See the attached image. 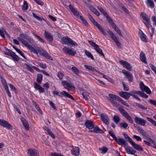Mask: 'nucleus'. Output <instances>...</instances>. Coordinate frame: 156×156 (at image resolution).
Returning a JSON list of instances; mask_svg holds the SVG:
<instances>
[{
    "label": "nucleus",
    "instance_id": "nucleus-1",
    "mask_svg": "<svg viewBox=\"0 0 156 156\" xmlns=\"http://www.w3.org/2000/svg\"><path fill=\"white\" fill-rule=\"evenodd\" d=\"M123 135L125 138L126 140L128 139L127 140L131 144L135 149L139 151H143V149L139 145L135 143L127 134L125 133H123Z\"/></svg>",
    "mask_w": 156,
    "mask_h": 156
},
{
    "label": "nucleus",
    "instance_id": "nucleus-2",
    "mask_svg": "<svg viewBox=\"0 0 156 156\" xmlns=\"http://www.w3.org/2000/svg\"><path fill=\"white\" fill-rule=\"evenodd\" d=\"M87 16L90 20L92 22L94 25L97 27L98 29L102 33L103 35H107L106 32L104 31L102 27L97 22L94 20L92 16L89 14H87Z\"/></svg>",
    "mask_w": 156,
    "mask_h": 156
},
{
    "label": "nucleus",
    "instance_id": "nucleus-3",
    "mask_svg": "<svg viewBox=\"0 0 156 156\" xmlns=\"http://www.w3.org/2000/svg\"><path fill=\"white\" fill-rule=\"evenodd\" d=\"M88 42L90 44L94 47V49L96 51L101 55L103 57H105L104 54L102 51V50L99 48V46L96 44L93 41L88 40Z\"/></svg>",
    "mask_w": 156,
    "mask_h": 156
},
{
    "label": "nucleus",
    "instance_id": "nucleus-4",
    "mask_svg": "<svg viewBox=\"0 0 156 156\" xmlns=\"http://www.w3.org/2000/svg\"><path fill=\"white\" fill-rule=\"evenodd\" d=\"M53 94H54L58 95L60 97H62V96H64L70 98L73 100H74V98L71 95L65 91H63L61 92L60 93V94H59V93L58 91L54 90L53 92Z\"/></svg>",
    "mask_w": 156,
    "mask_h": 156
},
{
    "label": "nucleus",
    "instance_id": "nucleus-5",
    "mask_svg": "<svg viewBox=\"0 0 156 156\" xmlns=\"http://www.w3.org/2000/svg\"><path fill=\"white\" fill-rule=\"evenodd\" d=\"M62 42L63 44L69 45L71 44L73 46H77V44L72 40L68 37H64L61 39Z\"/></svg>",
    "mask_w": 156,
    "mask_h": 156
},
{
    "label": "nucleus",
    "instance_id": "nucleus-6",
    "mask_svg": "<svg viewBox=\"0 0 156 156\" xmlns=\"http://www.w3.org/2000/svg\"><path fill=\"white\" fill-rule=\"evenodd\" d=\"M119 110L122 115L128 120L131 123H133V121L130 116L128 113L124 109L122 108H119Z\"/></svg>",
    "mask_w": 156,
    "mask_h": 156
},
{
    "label": "nucleus",
    "instance_id": "nucleus-7",
    "mask_svg": "<svg viewBox=\"0 0 156 156\" xmlns=\"http://www.w3.org/2000/svg\"><path fill=\"white\" fill-rule=\"evenodd\" d=\"M108 33L117 46L119 48H121L122 44L120 43L118 39L115 35L110 30H108Z\"/></svg>",
    "mask_w": 156,
    "mask_h": 156
},
{
    "label": "nucleus",
    "instance_id": "nucleus-8",
    "mask_svg": "<svg viewBox=\"0 0 156 156\" xmlns=\"http://www.w3.org/2000/svg\"><path fill=\"white\" fill-rule=\"evenodd\" d=\"M62 84L65 88L67 89L68 90L73 91L75 88L73 84L71 83H69L66 81H63L62 82Z\"/></svg>",
    "mask_w": 156,
    "mask_h": 156
},
{
    "label": "nucleus",
    "instance_id": "nucleus-9",
    "mask_svg": "<svg viewBox=\"0 0 156 156\" xmlns=\"http://www.w3.org/2000/svg\"><path fill=\"white\" fill-rule=\"evenodd\" d=\"M63 50L65 53L72 56H74L76 54V51H74L73 48H69L66 46L63 48Z\"/></svg>",
    "mask_w": 156,
    "mask_h": 156
},
{
    "label": "nucleus",
    "instance_id": "nucleus-10",
    "mask_svg": "<svg viewBox=\"0 0 156 156\" xmlns=\"http://www.w3.org/2000/svg\"><path fill=\"white\" fill-rule=\"evenodd\" d=\"M23 41L22 44L31 52H33L36 55L38 54V52L37 50L35 49L31 45L29 44L27 42H25Z\"/></svg>",
    "mask_w": 156,
    "mask_h": 156
},
{
    "label": "nucleus",
    "instance_id": "nucleus-11",
    "mask_svg": "<svg viewBox=\"0 0 156 156\" xmlns=\"http://www.w3.org/2000/svg\"><path fill=\"white\" fill-rule=\"evenodd\" d=\"M28 156H39V153L37 150L35 149L30 148L28 150Z\"/></svg>",
    "mask_w": 156,
    "mask_h": 156
},
{
    "label": "nucleus",
    "instance_id": "nucleus-12",
    "mask_svg": "<svg viewBox=\"0 0 156 156\" xmlns=\"http://www.w3.org/2000/svg\"><path fill=\"white\" fill-rule=\"evenodd\" d=\"M122 72L125 75V76L127 78L129 81L132 82L133 81V76L132 74L130 72H128L125 69L122 71Z\"/></svg>",
    "mask_w": 156,
    "mask_h": 156
},
{
    "label": "nucleus",
    "instance_id": "nucleus-13",
    "mask_svg": "<svg viewBox=\"0 0 156 156\" xmlns=\"http://www.w3.org/2000/svg\"><path fill=\"white\" fill-rule=\"evenodd\" d=\"M120 62L121 64L122 65L124 68H126L129 71L132 70V67L130 64L127 62L121 60L120 61Z\"/></svg>",
    "mask_w": 156,
    "mask_h": 156
},
{
    "label": "nucleus",
    "instance_id": "nucleus-14",
    "mask_svg": "<svg viewBox=\"0 0 156 156\" xmlns=\"http://www.w3.org/2000/svg\"><path fill=\"white\" fill-rule=\"evenodd\" d=\"M135 120L136 123L137 124L140 125L142 126H145L146 121L143 119L136 117L135 118Z\"/></svg>",
    "mask_w": 156,
    "mask_h": 156
},
{
    "label": "nucleus",
    "instance_id": "nucleus-15",
    "mask_svg": "<svg viewBox=\"0 0 156 156\" xmlns=\"http://www.w3.org/2000/svg\"><path fill=\"white\" fill-rule=\"evenodd\" d=\"M101 118L103 122L108 126L109 123V120L108 116L104 114H102L101 115Z\"/></svg>",
    "mask_w": 156,
    "mask_h": 156
},
{
    "label": "nucleus",
    "instance_id": "nucleus-16",
    "mask_svg": "<svg viewBox=\"0 0 156 156\" xmlns=\"http://www.w3.org/2000/svg\"><path fill=\"white\" fill-rule=\"evenodd\" d=\"M44 35L46 40L51 42H52L53 41V37L51 33L45 30Z\"/></svg>",
    "mask_w": 156,
    "mask_h": 156
},
{
    "label": "nucleus",
    "instance_id": "nucleus-17",
    "mask_svg": "<svg viewBox=\"0 0 156 156\" xmlns=\"http://www.w3.org/2000/svg\"><path fill=\"white\" fill-rule=\"evenodd\" d=\"M89 132H94L96 133H103L104 132L99 127H87Z\"/></svg>",
    "mask_w": 156,
    "mask_h": 156
},
{
    "label": "nucleus",
    "instance_id": "nucleus-18",
    "mask_svg": "<svg viewBox=\"0 0 156 156\" xmlns=\"http://www.w3.org/2000/svg\"><path fill=\"white\" fill-rule=\"evenodd\" d=\"M115 141L119 145L121 146H127L128 144L126 140L119 137L115 140Z\"/></svg>",
    "mask_w": 156,
    "mask_h": 156
},
{
    "label": "nucleus",
    "instance_id": "nucleus-19",
    "mask_svg": "<svg viewBox=\"0 0 156 156\" xmlns=\"http://www.w3.org/2000/svg\"><path fill=\"white\" fill-rule=\"evenodd\" d=\"M69 7L71 11L72 12L74 16L77 18H79L80 17V15L79 12L76 10L72 5H70L69 6Z\"/></svg>",
    "mask_w": 156,
    "mask_h": 156
},
{
    "label": "nucleus",
    "instance_id": "nucleus-20",
    "mask_svg": "<svg viewBox=\"0 0 156 156\" xmlns=\"http://www.w3.org/2000/svg\"><path fill=\"white\" fill-rule=\"evenodd\" d=\"M119 95L122 98L126 99H128L130 96V93L128 92L120 91L119 92Z\"/></svg>",
    "mask_w": 156,
    "mask_h": 156
},
{
    "label": "nucleus",
    "instance_id": "nucleus-21",
    "mask_svg": "<svg viewBox=\"0 0 156 156\" xmlns=\"http://www.w3.org/2000/svg\"><path fill=\"white\" fill-rule=\"evenodd\" d=\"M28 36L27 34L23 33H22L20 34V37H18L17 39L19 41L22 43L23 41L25 42H27L26 41L24 40L23 39L26 40Z\"/></svg>",
    "mask_w": 156,
    "mask_h": 156
},
{
    "label": "nucleus",
    "instance_id": "nucleus-22",
    "mask_svg": "<svg viewBox=\"0 0 156 156\" xmlns=\"http://www.w3.org/2000/svg\"><path fill=\"white\" fill-rule=\"evenodd\" d=\"M0 125L4 127H12V126L5 120L0 119Z\"/></svg>",
    "mask_w": 156,
    "mask_h": 156
},
{
    "label": "nucleus",
    "instance_id": "nucleus-23",
    "mask_svg": "<svg viewBox=\"0 0 156 156\" xmlns=\"http://www.w3.org/2000/svg\"><path fill=\"white\" fill-rule=\"evenodd\" d=\"M140 38L144 42H147V38L146 36L144 33L141 30H140Z\"/></svg>",
    "mask_w": 156,
    "mask_h": 156
},
{
    "label": "nucleus",
    "instance_id": "nucleus-24",
    "mask_svg": "<svg viewBox=\"0 0 156 156\" xmlns=\"http://www.w3.org/2000/svg\"><path fill=\"white\" fill-rule=\"evenodd\" d=\"M125 149L127 153L129 154L134 155L136 152V151L134 150L133 148L129 146L126 147Z\"/></svg>",
    "mask_w": 156,
    "mask_h": 156
},
{
    "label": "nucleus",
    "instance_id": "nucleus-25",
    "mask_svg": "<svg viewBox=\"0 0 156 156\" xmlns=\"http://www.w3.org/2000/svg\"><path fill=\"white\" fill-rule=\"evenodd\" d=\"M106 17L107 18L109 23L112 28L116 25L113 22L112 19L111 18L109 15Z\"/></svg>",
    "mask_w": 156,
    "mask_h": 156
},
{
    "label": "nucleus",
    "instance_id": "nucleus-26",
    "mask_svg": "<svg viewBox=\"0 0 156 156\" xmlns=\"http://www.w3.org/2000/svg\"><path fill=\"white\" fill-rule=\"evenodd\" d=\"M140 59L145 63L147 64L146 58L145 54L142 52H141L140 54Z\"/></svg>",
    "mask_w": 156,
    "mask_h": 156
},
{
    "label": "nucleus",
    "instance_id": "nucleus-27",
    "mask_svg": "<svg viewBox=\"0 0 156 156\" xmlns=\"http://www.w3.org/2000/svg\"><path fill=\"white\" fill-rule=\"evenodd\" d=\"M71 152L72 154L77 155L79 154V148L77 147H75L73 150H71Z\"/></svg>",
    "mask_w": 156,
    "mask_h": 156
},
{
    "label": "nucleus",
    "instance_id": "nucleus-28",
    "mask_svg": "<svg viewBox=\"0 0 156 156\" xmlns=\"http://www.w3.org/2000/svg\"><path fill=\"white\" fill-rule=\"evenodd\" d=\"M140 16L143 18V19L146 22H148L150 21V19L148 16L144 13H141Z\"/></svg>",
    "mask_w": 156,
    "mask_h": 156
},
{
    "label": "nucleus",
    "instance_id": "nucleus-29",
    "mask_svg": "<svg viewBox=\"0 0 156 156\" xmlns=\"http://www.w3.org/2000/svg\"><path fill=\"white\" fill-rule=\"evenodd\" d=\"M85 125L86 127H94L95 126L92 122L89 120L86 121Z\"/></svg>",
    "mask_w": 156,
    "mask_h": 156
},
{
    "label": "nucleus",
    "instance_id": "nucleus-30",
    "mask_svg": "<svg viewBox=\"0 0 156 156\" xmlns=\"http://www.w3.org/2000/svg\"><path fill=\"white\" fill-rule=\"evenodd\" d=\"M98 9L102 13L103 15L106 17L108 15V13L105 11V10L101 7L98 6L97 7Z\"/></svg>",
    "mask_w": 156,
    "mask_h": 156
},
{
    "label": "nucleus",
    "instance_id": "nucleus-31",
    "mask_svg": "<svg viewBox=\"0 0 156 156\" xmlns=\"http://www.w3.org/2000/svg\"><path fill=\"white\" fill-rule=\"evenodd\" d=\"M137 131L143 136H147V133L141 127H137Z\"/></svg>",
    "mask_w": 156,
    "mask_h": 156
},
{
    "label": "nucleus",
    "instance_id": "nucleus-32",
    "mask_svg": "<svg viewBox=\"0 0 156 156\" xmlns=\"http://www.w3.org/2000/svg\"><path fill=\"white\" fill-rule=\"evenodd\" d=\"M112 28L116 32L120 37H123L120 30L116 25H115Z\"/></svg>",
    "mask_w": 156,
    "mask_h": 156
},
{
    "label": "nucleus",
    "instance_id": "nucleus-33",
    "mask_svg": "<svg viewBox=\"0 0 156 156\" xmlns=\"http://www.w3.org/2000/svg\"><path fill=\"white\" fill-rule=\"evenodd\" d=\"M74 73L76 74L79 75L80 74V71L78 69V68L75 66H73L70 69Z\"/></svg>",
    "mask_w": 156,
    "mask_h": 156
},
{
    "label": "nucleus",
    "instance_id": "nucleus-34",
    "mask_svg": "<svg viewBox=\"0 0 156 156\" xmlns=\"http://www.w3.org/2000/svg\"><path fill=\"white\" fill-rule=\"evenodd\" d=\"M43 79V76L41 74H38L37 75V81L39 83H41Z\"/></svg>",
    "mask_w": 156,
    "mask_h": 156
},
{
    "label": "nucleus",
    "instance_id": "nucleus-35",
    "mask_svg": "<svg viewBox=\"0 0 156 156\" xmlns=\"http://www.w3.org/2000/svg\"><path fill=\"white\" fill-rule=\"evenodd\" d=\"M28 8V5L27 2L25 1H24L23 5H22V9L23 10L26 11Z\"/></svg>",
    "mask_w": 156,
    "mask_h": 156
},
{
    "label": "nucleus",
    "instance_id": "nucleus-36",
    "mask_svg": "<svg viewBox=\"0 0 156 156\" xmlns=\"http://www.w3.org/2000/svg\"><path fill=\"white\" fill-rule=\"evenodd\" d=\"M5 51H4L5 54L6 55L11 56V55L12 54V53H13V52L8 49L6 48L5 47Z\"/></svg>",
    "mask_w": 156,
    "mask_h": 156
},
{
    "label": "nucleus",
    "instance_id": "nucleus-37",
    "mask_svg": "<svg viewBox=\"0 0 156 156\" xmlns=\"http://www.w3.org/2000/svg\"><path fill=\"white\" fill-rule=\"evenodd\" d=\"M147 4L148 6L151 8H153L154 6L153 0H147Z\"/></svg>",
    "mask_w": 156,
    "mask_h": 156
},
{
    "label": "nucleus",
    "instance_id": "nucleus-38",
    "mask_svg": "<svg viewBox=\"0 0 156 156\" xmlns=\"http://www.w3.org/2000/svg\"><path fill=\"white\" fill-rule=\"evenodd\" d=\"M23 66L24 68L27 69L28 70L31 72H33L34 70L28 64L25 63L23 65Z\"/></svg>",
    "mask_w": 156,
    "mask_h": 156
},
{
    "label": "nucleus",
    "instance_id": "nucleus-39",
    "mask_svg": "<svg viewBox=\"0 0 156 156\" xmlns=\"http://www.w3.org/2000/svg\"><path fill=\"white\" fill-rule=\"evenodd\" d=\"M12 53V54L11 55V56L13 58V59L16 61H18L20 58L14 52H13Z\"/></svg>",
    "mask_w": 156,
    "mask_h": 156
},
{
    "label": "nucleus",
    "instance_id": "nucleus-40",
    "mask_svg": "<svg viewBox=\"0 0 156 156\" xmlns=\"http://www.w3.org/2000/svg\"><path fill=\"white\" fill-rule=\"evenodd\" d=\"M37 50L41 55H43L44 56L46 53L45 51H44L42 49L40 48H37Z\"/></svg>",
    "mask_w": 156,
    "mask_h": 156
},
{
    "label": "nucleus",
    "instance_id": "nucleus-41",
    "mask_svg": "<svg viewBox=\"0 0 156 156\" xmlns=\"http://www.w3.org/2000/svg\"><path fill=\"white\" fill-rule=\"evenodd\" d=\"M109 96L110 98L113 99L117 100L118 101L119 99L120 98V97H118V96L112 94H109Z\"/></svg>",
    "mask_w": 156,
    "mask_h": 156
},
{
    "label": "nucleus",
    "instance_id": "nucleus-42",
    "mask_svg": "<svg viewBox=\"0 0 156 156\" xmlns=\"http://www.w3.org/2000/svg\"><path fill=\"white\" fill-rule=\"evenodd\" d=\"M33 34L39 41L43 43H45L44 41L39 36L37 35L34 33H33Z\"/></svg>",
    "mask_w": 156,
    "mask_h": 156
},
{
    "label": "nucleus",
    "instance_id": "nucleus-43",
    "mask_svg": "<svg viewBox=\"0 0 156 156\" xmlns=\"http://www.w3.org/2000/svg\"><path fill=\"white\" fill-rule=\"evenodd\" d=\"M85 54L87 56L90 58L92 60H94V59L93 55L89 51H87L86 50H85Z\"/></svg>",
    "mask_w": 156,
    "mask_h": 156
},
{
    "label": "nucleus",
    "instance_id": "nucleus-44",
    "mask_svg": "<svg viewBox=\"0 0 156 156\" xmlns=\"http://www.w3.org/2000/svg\"><path fill=\"white\" fill-rule=\"evenodd\" d=\"M135 105L136 106L142 109L146 110L147 109V107H145L141 104L136 103Z\"/></svg>",
    "mask_w": 156,
    "mask_h": 156
},
{
    "label": "nucleus",
    "instance_id": "nucleus-45",
    "mask_svg": "<svg viewBox=\"0 0 156 156\" xmlns=\"http://www.w3.org/2000/svg\"><path fill=\"white\" fill-rule=\"evenodd\" d=\"M32 14H33V16L34 17H35V18H36L38 20L40 21H42V20H43L45 21H46V20L44 19L43 18H41L39 16L36 15L34 13H33Z\"/></svg>",
    "mask_w": 156,
    "mask_h": 156
},
{
    "label": "nucleus",
    "instance_id": "nucleus-46",
    "mask_svg": "<svg viewBox=\"0 0 156 156\" xmlns=\"http://www.w3.org/2000/svg\"><path fill=\"white\" fill-rule=\"evenodd\" d=\"M84 67L86 69L90 70L92 71H95L96 70L94 67L90 66L85 65H84Z\"/></svg>",
    "mask_w": 156,
    "mask_h": 156
},
{
    "label": "nucleus",
    "instance_id": "nucleus-47",
    "mask_svg": "<svg viewBox=\"0 0 156 156\" xmlns=\"http://www.w3.org/2000/svg\"><path fill=\"white\" fill-rule=\"evenodd\" d=\"M91 11L94 13L96 16H98L100 15L99 12L94 8L93 7L91 9Z\"/></svg>",
    "mask_w": 156,
    "mask_h": 156
},
{
    "label": "nucleus",
    "instance_id": "nucleus-48",
    "mask_svg": "<svg viewBox=\"0 0 156 156\" xmlns=\"http://www.w3.org/2000/svg\"><path fill=\"white\" fill-rule=\"evenodd\" d=\"M142 82H141L140 83V87L142 91H144V90L146 87Z\"/></svg>",
    "mask_w": 156,
    "mask_h": 156
},
{
    "label": "nucleus",
    "instance_id": "nucleus-49",
    "mask_svg": "<svg viewBox=\"0 0 156 156\" xmlns=\"http://www.w3.org/2000/svg\"><path fill=\"white\" fill-rule=\"evenodd\" d=\"M113 119L114 122L116 123H117L120 120L119 116L116 115L114 116Z\"/></svg>",
    "mask_w": 156,
    "mask_h": 156
},
{
    "label": "nucleus",
    "instance_id": "nucleus-50",
    "mask_svg": "<svg viewBox=\"0 0 156 156\" xmlns=\"http://www.w3.org/2000/svg\"><path fill=\"white\" fill-rule=\"evenodd\" d=\"M108 133L112 137V138L115 141L117 139V138L116 137L115 135L114 134L113 131L112 130H110L108 131Z\"/></svg>",
    "mask_w": 156,
    "mask_h": 156
},
{
    "label": "nucleus",
    "instance_id": "nucleus-51",
    "mask_svg": "<svg viewBox=\"0 0 156 156\" xmlns=\"http://www.w3.org/2000/svg\"><path fill=\"white\" fill-rule=\"evenodd\" d=\"M108 133L112 137V138L115 141L117 139V138L116 137L115 135L114 134L113 131L112 130H110L108 131Z\"/></svg>",
    "mask_w": 156,
    "mask_h": 156
},
{
    "label": "nucleus",
    "instance_id": "nucleus-52",
    "mask_svg": "<svg viewBox=\"0 0 156 156\" xmlns=\"http://www.w3.org/2000/svg\"><path fill=\"white\" fill-rule=\"evenodd\" d=\"M147 119L148 120L151 122L154 126L156 127V122L153 120L151 118L146 117Z\"/></svg>",
    "mask_w": 156,
    "mask_h": 156
},
{
    "label": "nucleus",
    "instance_id": "nucleus-53",
    "mask_svg": "<svg viewBox=\"0 0 156 156\" xmlns=\"http://www.w3.org/2000/svg\"><path fill=\"white\" fill-rule=\"evenodd\" d=\"M99 150L102 151V153L104 154L106 153L108 151V148L105 147H102L99 149Z\"/></svg>",
    "mask_w": 156,
    "mask_h": 156
},
{
    "label": "nucleus",
    "instance_id": "nucleus-54",
    "mask_svg": "<svg viewBox=\"0 0 156 156\" xmlns=\"http://www.w3.org/2000/svg\"><path fill=\"white\" fill-rule=\"evenodd\" d=\"M5 33L6 34H7L6 32V30L4 29H3L2 30H1L0 29V34L1 36L3 37H5Z\"/></svg>",
    "mask_w": 156,
    "mask_h": 156
},
{
    "label": "nucleus",
    "instance_id": "nucleus-55",
    "mask_svg": "<svg viewBox=\"0 0 156 156\" xmlns=\"http://www.w3.org/2000/svg\"><path fill=\"white\" fill-rule=\"evenodd\" d=\"M118 101H120L122 104L124 105H125L129 107V105L127 104V103L125 101H124L123 100H122L120 98L119 99Z\"/></svg>",
    "mask_w": 156,
    "mask_h": 156
},
{
    "label": "nucleus",
    "instance_id": "nucleus-56",
    "mask_svg": "<svg viewBox=\"0 0 156 156\" xmlns=\"http://www.w3.org/2000/svg\"><path fill=\"white\" fill-rule=\"evenodd\" d=\"M80 20L82 21L83 23L86 26H87L88 25V24L87 21H86V20L84 19L83 17L81 16H80Z\"/></svg>",
    "mask_w": 156,
    "mask_h": 156
},
{
    "label": "nucleus",
    "instance_id": "nucleus-57",
    "mask_svg": "<svg viewBox=\"0 0 156 156\" xmlns=\"http://www.w3.org/2000/svg\"><path fill=\"white\" fill-rule=\"evenodd\" d=\"M22 121L24 127H29L28 124L25 119H22Z\"/></svg>",
    "mask_w": 156,
    "mask_h": 156
},
{
    "label": "nucleus",
    "instance_id": "nucleus-58",
    "mask_svg": "<svg viewBox=\"0 0 156 156\" xmlns=\"http://www.w3.org/2000/svg\"><path fill=\"white\" fill-rule=\"evenodd\" d=\"M139 95L145 98H147L148 97V96L147 94L141 91H140V93Z\"/></svg>",
    "mask_w": 156,
    "mask_h": 156
},
{
    "label": "nucleus",
    "instance_id": "nucleus-59",
    "mask_svg": "<svg viewBox=\"0 0 156 156\" xmlns=\"http://www.w3.org/2000/svg\"><path fill=\"white\" fill-rule=\"evenodd\" d=\"M82 95L84 98L86 100H87L88 99V95L87 92H84L82 93Z\"/></svg>",
    "mask_w": 156,
    "mask_h": 156
},
{
    "label": "nucleus",
    "instance_id": "nucleus-60",
    "mask_svg": "<svg viewBox=\"0 0 156 156\" xmlns=\"http://www.w3.org/2000/svg\"><path fill=\"white\" fill-rule=\"evenodd\" d=\"M1 79L2 82L4 85V87H6V86H8L5 80L2 77H1Z\"/></svg>",
    "mask_w": 156,
    "mask_h": 156
},
{
    "label": "nucleus",
    "instance_id": "nucleus-61",
    "mask_svg": "<svg viewBox=\"0 0 156 156\" xmlns=\"http://www.w3.org/2000/svg\"><path fill=\"white\" fill-rule=\"evenodd\" d=\"M144 91H145L147 94H150L151 93V91L150 90L147 86L146 87V88L144 90Z\"/></svg>",
    "mask_w": 156,
    "mask_h": 156
},
{
    "label": "nucleus",
    "instance_id": "nucleus-62",
    "mask_svg": "<svg viewBox=\"0 0 156 156\" xmlns=\"http://www.w3.org/2000/svg\"><path fill=\"white\" fill-rule=\"evenodd\" d=\"M46 58L49 59L51 60H53V59L52 58L47 52L45 54V55L44 56Z\"/></svg>",
    "mask_w": 156,
    "mask_h": 156
},
{
    "label": "nucleus",
    "instance_id": "nucleus-63",
    "mask_svg": "<svg viewBox=\"0 0 156 156\" xmlns=\"http://www.w3.org/2000/svg\"><path fill=\"white\" fill-rule=\"evenodd\" d=\"M149 102L152 105L156 106V100L152 99H150Z\"/></svg>",
    "mask_w": 156,
    "mask_h": 156
},
{
    "label": "nucleus",
    "instance_id": "nucleus-64",
    "mask_svg": "<svg viewBox=\"0 0 156 156\" xmlns=\"http://www.w3.org/2000/svg\"><path fill=\"white\" fill-rule=\"evenodd\" d=\"M150 67L155 73H156V67L152 64H150Z\"/></svg>",
    "mask_w": 156,
    "mask_h": 156
}]
</instances>
